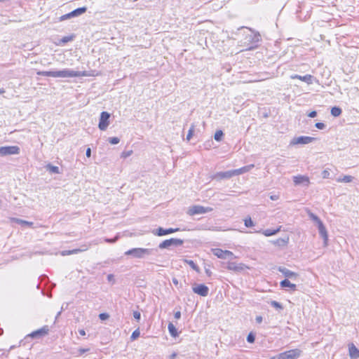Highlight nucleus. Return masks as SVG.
Masks as SVG:
<instances>
[{
	"label": "nucleus",
	"instance_id": "2eb2a0df",
	"mask_svg": "<svg viewBox=\"0 0 359 359\" xmlns=\"http://www.w3.org/2000/svg\"><path fill=\"white\" fill-rule=\"evenodd\" d=\"M291 79H299L302 81L306 83L307 84H311L313 83V76L311 74H306L305 76H300L298 74H292L290 76Z\"/></svg>",
	"mask_w": 359,
	"mask_h": 359
},
{
	"label": "nucleus",
	"instance_id": "6ab92c4d",
	"mask_svg": "<svg viewBox=\"0 0 359 359\" xmlns=\"http://www.w3.org/2000/svg\"><path fill=\"white\" fill-rule=\"evenodd\" d=\"M348 352L351 359H358L359 358V350L353 344L349 345Z\"/></svg>",
	"mask_w": 359,
	"mask_h": 359
},
{
	"label": "nucleus",
	"instance_id": "a19ab883",
	"mask_svg": "<svg viewBox=\"0 0 359 359\" xmlns=\"http://www.w3.org/2000/svg\"><path fill=\"white\" fill-rule=\"evenodd\" d=\"M73 18L72 15V13H69L67 14H65V15H62L60 18V21H64V20H68V19H70Z\"/></svg>",
	"mask_w": 359,
	"mask_h": 359
},
{
	"label": "nucleus",
	"instance_id": "5fc2aeb1",
	"mask_svg": "<svg viewBox=\"0 0 359 359\" xmlns=\"http://www.w3.org/2000/svg\"><path fill=\"white\" fill-rule=\"evenodd\" d=\"M174 316H175V319H177V320L180 319L181 318V312L180 311H176L175 313Z\"/></svg>",
	"mask_w": 359,
	"mask_h": 359
},
{
	"label": "nucleus",
	"instance_id": "f704fd0d",
	"mask_svg": "<svg viewBox=\"0 0 359 359\" xmlns=\"http://www.w3.org/2000/svg\"><path fill=\"white\" fill-rule=\"evenodd\" d=\"M194 126L191 125L190 129L189 130L188 134L187 135L186 139L187 141H189L191 140V138L192 137V136L194 135Z\"/></svg>",
	"mask_w": 359,
	"mask_h": 359
},
{
	"label": "nucleus",
	"instance_id": "774afa93",
	"mask_svg": "<svg viewBox=\"0 0 359 359\" xmlns=\"http://www.w3.org/2000/svg\"><path fill=\"white\" fill-rule=\"evenodd\" d=\"M61 313H62V310L57 313L56 318L61 314Z\"/></svg>",
	"mask_w": 359,
	"mask_h": 359
},
{
	"label": "nucleus",
	"instance_id": "e433bc0d",
	"mask_svg": "<svg viewBox=\"0 0 359 359\" xmlns=\"http://www.w3.org/2000/svg\"><path fill=\"white\" fill-rule=\"evenodd\" d=\"M185 262H187L194 270L198 271V267L197 265L192 260H185Z\"/></svg>",
	"mask_w": 359,
	"mask_h": 359
},
{
	"label": "nucleus",
	"instance_id": "b1692460",
	"mask_svg": "<svg viewBox=\"0 0 359 359\" xmlns=\"http://www.w3.org/2000/svg\"><path fill=\"white\" fill-rule=\"evenodd\" d=\"M87 8L86 7H81L77 9H75L74 11H72V15L73 18L79 16L82 14H83L86 11Z\"/></svg>",
	"mask_w": 359,
	"mask_h": 359
},
{
	"label": "nucleus",
	"instance_id": "603ef678",
	"mask_svg": "<svg viewBox=\"0 0 359 359\" xmlns=\"http://www.w3.org/2000/svg\"><path fill=\"white\" fill-rule=\"evenodd\" d=\"M61 255L62 256L72 255L71 250H64L61 252Z\"/></svg>",
	"mask_w": 359,
	"mask_h": 359
},
{
	"label": "nucleus",
	"instance_id": "69168bd1",
	"mask_svg": "<svg viewBox=\"0 0 359 359\" xmlns=\"http://www.w3.org/2000/svg\"><path fill=\"white\" fill-rule=\"evenodd\" d=\"M206 273H207L208 276H210L211 272L210 271V270L207 269V270H206Z\"/></svg>",
	"mask_w": 359,
	"mask_h": 359
},
{
	"label": "nucleus",
	"instance_id": "72a5a7b5",
	"mask_svg": "<svg viewBox=\"0 0 359 359\" xmlns=\"http://www.w3.org/2000/svg\"><path fill=\"white\" fill-rule=\"evenodd\" d=\"M244 224L246 227H252L255 225L254 222H252V220L251 219V218L250 217H246L244 219Z\"/></svg>",
	"mask_w": 359,
	"mask_h": 359
},
{
	"label": "nucleus",
	"instance_id": "8fccbe9b",
	"mask_svg": "<svg viewBox=\"0 0 359 359\" xmlns=\"http://www.w3.org/2000/svg\"><path fill=\"white\" fill-rule=\"evenodd\" d=\"M140 313L138 312V311H134L133 312V317L137 319V320H140Z\"/></svg>",
	"mask_w": 359,
	"mask_h": 359
},
{
	"label": "nucleus",
	"instance_id": "6e6d98bb",
	"mask_svg": "<svg viewBox=\"0 0 359 359\" xmlns=\"http://www.w3.org/2000/svg\"><path fill=\"white\" fill-rule=\"evenodd\" d=\"M89 351V348H79V353L80 355H82L84 353L87 352Z\"/></svg>",
	"mask_w": 359,
	"mask_h": 359
},
{
	"label": "nucleus",
	"instance_id": "4d7b16f0",
	"mask_svg": "<svg viewBox=\"0 0 359 359\" xmlns=\"http://www.w3.org/2000/svg\"><path fill=\"white\" fill-rule=\"evenodd\" d=\"M71 39H72V37L65 36V37L62 38V41L63 43H66V42L69 41Z\"/></svg>",
	"mask_w": 359,
	"mask_h": 359
},
{
	"label": "nucleus",
	"instance_id": "13d9d810",
	"mask_svg": "<svg viewBox=\"0 0 359 359\" xmlns=\"http://www.w3.org/2000/svg\"><path fill=\"white\" fill-rule=\"evenodd\" d=\"M270 198L272 201H276L279 198V196L278 195H271V196H270Z\"/></svg>",
	"mask_w": 359,
	"mask_h": 359
},
{
	"label": "nucleus",
	"instance_id": "3c124183",
	"mask_svg": "<svg viewBox=\"0 0 359 359\" xmlns=\"http://www.w3.org/2000/svg\"><path fill=\"white\" fill-rule=\"evenodd\" d=\"M316 115L317 112L316 111H312L308 114V116L311 118H314L316 116Z\"/></svg>",
	"mask_w": 359,
	"mask_h": 359
},
{
	"label": "nucleus",
	"instance_id": "f8f14e48",
	"mask_svg": "<svg viewBox=\"0 0 359 359\" xmlns=\"http://www.w3.org/2000/svg\"><path fill=\"white\" fill-rule=\"evenodd\" d=\"M178 231H179V229L169 228L167 229H164L162 227H159L156 229L153 230L152 233L156 236H163L165 235H168V234H170V233L177 232Z\"/></svg>",
	"mask_w": 359,
	"mask_h": 359
},
{
	"label": "nucleus",
	"instance_id": "a211bd4d",
	"mask_svg": "<svg viewBox=\"0 0 359 359\" xmlns=\"http://www.w3.org/2000/svg\"><path fill=\"white\" fill-rule=\"evenodd\" d=\"M254 167H255L254 164H250V165L242 167L238 169L232 170L233 176L234 175H240L243 173L248 172L250 171Z\"/></svg>",
	"mask_w": 359,
	"mask_h": 359
},
{
	"label": "nucleus",
	"instance_id": "e2e57ef3",
	"mask_svg": "<svg viewBox=\"0 0 359 359\" xmlns=\"http://www.w3.org/2000/svg\"><path fill=\"white\" fill-rule=\"evenodd\" d=\"M172 283L175 285H178V280L177 278H172Z\"/></svg>",
	"mask_w": 359,
	"mask_h": 359
},
{
	"label": "nucleus",
	"instance_id": "9d476101",
	"mask_svg": "<svg viewBox=\"0 0 359 359\" xmlns=\"http://www.w3.org/2000/svg\"><path fill=\"white\" fill-rule=\"evenodd\" d=\"M247 266L242 263L238 264L233 262H229L226 264V269L229 271H233L235 272H240L243 271Z\"/></svg>",
	"mask_w": 359,
	"mask_h": 359
},
{
	"label": "nucleus",
	"instance_id": "0e129e2a",
	"mask_svg": "<svg viewBox=\"0 0 359 359\" xmlns=\"http://www.w3.org/2000/svg\"><path fill=\"white\" fill-rule=\"evenodd\" d=\"M176 356H177V353H173L170 355V359H175V358H176Z\"/></svg>",
	"mask_w": 359,
	"mask_h": 359
},
{
	"label": "nucleus",
	"instance_id": "9b49d317",
	"mask_svg": "<svg viewBox=\"0 0 359 359\" xmlns=\"http://www.w3.org/2000/svg\"><path fill=\"white\" fill-rule=\"evenodd\" d=\"M293 182L295 185H304L309 187L310 184V180L309 177L306 175H297L293 177Z\"/></svg>",
	"mask_w": 359,
	"mask_h": 359
},
{
	"label": "nucleus",
	"instance_id": "79ce46f5",
	"mask_svg": "<svg viewBox=\"0 0 359 359\" xmlns=\"http://www.w3.org/2000/svg\"><path fill=\"white\" fill-rule=\"evenodd\" d=\"M271 305L276 309H283L282 305L276 301H271Z\"/></svg>",
	"mask_w": 359,
	"mask_h": 359
},
{
	"label": "nucleus",
	"instance_id": "423d86ee",
	"mask_svg": "<svg viewBox=\"0 0 359 359\" xmlns=\"http://www.w3.org/2000/svg\"><path fill=\"white\" fill-rule=\"evenodd\" d=\"M110 114L107 111H102L100 114L98 128L101 130H106L109 125Z\"/></svg>",
	"mask_w": 359,
	"mask_h": 359
},
{
	"label": "nucleus",
	"instance_id": "c9c22d12",
	"mask_svg": "<svg viewBox=\"0 0 359 359\" xmlns=\"http://www.w3.org/2000/svg\"><path fill=\"white\" fill-rule=\"evenodd\" d=\"M140 332L138 329L135 330L131 334L130 336V339L132 341H134L136 339H137L139 337H140Z\"/></svg>",
	"mask_w": 359,
	"mask_h": 359
},
{
	"label": "nucleus",
	"instance_id": "473e14b6",
	"mask_svg": "<svg viewBox=\"0 0 359 359\" xmlns=\"http://www.w3.org/2000/svg\"><path fill=\"white\" fill-rule=\"evenodd\" d=\"M223 135H224V133L222 130H217L216 131V133H215V135H214V138L216 141H221L222 137H223Z\"/></svg>",
	"mask_w": 359,
	"mask_h": 359
},
{
	"label": "nucleus",
	"instance_id": "ea45409f",
	"mask_svg": "<svg viewBox=\"0 0 359 359\" xmlns=\"http://www.w3.org/2000/svg\"><path fill=\"white\" fill-rule=\"evenodd\" d=\"M225 254H226V259H233L236 258V257L234 255V254L229 250H226V252H225Z\"/></svg>",
	"mask_w": 359,
	"mask_h": 359
},
{
	"label": "nucleus",
	"instance_id": "412c9836",
	"mask_svg": "<svg viewBox=\"0 0 359 359\" xmlns=\"http://www.w3.org/2000/svg\"><path fill=\"white\" fill-rule=\"evenodd\" d=\"M211 250H212V252L213 253V255H215L216 257H217L218 258L226 259L225 252H226V250H223L219 248H215V249H212Z\"/></svg>",
	"mask_w": 359,
	"mask_h": 359
},
{
	"label": "nucleus",
	"instance_id": "f3484780",
	"mask_svg": "<svg viewBox=\"0 0 359 359\" xmlns=\"http://www.w3.org/2000/svg\"><path fill=\"white\" fill-rule=\"evenodd\" d=\"M48 326H43L41 329H39L33 332H32L30 334H29V337L34 338V337H40L41 336H45L48 333Z\"/></svg>",
	"mask_w": 359,
	"mask_h": 359
},
{
	"label": "nucleus",
	"instance_id": "20e7f679",
	"mask_svg": "<svg viewBox=\"0 0 359 359\" xmlns=\"http://www.w3.org/2000/svg\"><path fill=\"white\" fill-rule=\"evenodd\" d=\"M302 354V351L295 348L283 352L277 355V359H297Z\"/></svg>",
	"mask_w": 359,
	"mask_h": 359
},
{
	"label": "nucleus",
	"instance_id": "bb28decb",
	"mask_svg": "<svg viewBox=\"0 0 359 359\" xmlns=\"http://www.w3.org/2000/svg\"><path fill=\"white\" fill-rule=\"evenodd\" d=\"M280 228L279 227V228H278L277 229H275V230L266 229V230H264V231H262L261 232L265 236H271L276 234L280 231Z\"/></svg>",
	"mask_w": 359,
	"mask_h": 359
},
{
	"label": "nucleus",
	"instance_id": "49530a36",
	"mask_svg": "<svg viewBox=\"0 0 359 359\" xmlns=\"http://www.w3.org/2000/svg\"><path fill=\"white\" fill-rule=\"evenodd\" d=\"M118 236H116L114 238H105L104 241L107 243H114L118 240Z\"/></svg>",
	"mask_w": 359,
	"mask_h": 359
},
{
	"label": "nucleus",
	"instance_id": "4be33fe9",
	"mask_svg": "<svg viewBox=\"0 0 359 359\" xmlns=\"http://www.w3.org/2000/svg\"><path fill=\"white\" fill-rule=\"evenodd\" d=\"M282 287H289L292 291L296 290V285L292 283L288 279H285L280 283Z\"/></svg>",
	"mask_w": 359,
	"mask_h": 359
},
{
	"label": "nucleus",
	"instance_id": "5701e85b",
	"mask_svg": "<svg viewBox=\"0 0 359 359\" xmlns=\"http://www.w3.org/2000/svg\"><path fill=\"white\" fill-rule=\"evenodd\" d=\"M10 220H11V222H16L20 225H26V226H32V225H33V222H28L26 220H23L21 219H18V218H15V217H11Z\"/></svg>",
	"mask_w": 359,
	"mask_h": 359
},
{
	"label": "nucleus",
	"instance_id": "c03bdc74",
	"mask_svg": "<svg viewBox=\"0 0 359 359\" xmlns=\"http://www.w3.org/2000/svg\"><path fill=\"white\" fill-rule=\"evenodd\" d=\"M330 173L329 170H323V172H322V177H323V178H324V179H327V178H329V177H330Z\"/></svg>",
	"mask_w": 359,
	"mask_h": 359
},
{
	"label": "nucleus",
	"instance_id": "c85d7f7f",
	"mask_svg": "<svg viewBox=\"0 0 359 359\" xmlns=\"http://www.w3.org/2000/svg\"><path fill=\"white\" fill-rule=\"evenodd\" d=\"M353 180V177L351 175H344L342 178L339 177L337 180L338 182H351Z\"/></svg>",
	"mask_w": 359,
	"mask_h": 359
},
{
	"label": "nucleus",
	"instance_id": "cd10ccee",
	"mask_svg": "<svg viewBox=\"0 0 359 359\" xmlns=\"http://www.w3.org/2000/svg\"><path fill=\"white\" fill-rule=\"evenodd\" d=\"M90 244L83 245H82L81 248L74 249V250H71L72 255L77 254L79 252L86 251L90 248Z\"/></svg>",
	"mask_w": 359,
	"mask_h": 359
},
{
	"label": "nucleus",
	"instance_id": "09e8293b",
	"mask_svg": "<svg viewBox=\"0 0 359 359\" xmlns=\"http://www.w3.org/2000/svg\"><path fill=\"white\" fill-rule=\"evenodd\" d=\"M250 38H252V41H258L259 40V34H253L250 36Z\"/></svg>",
	"mask_w": 359,
	"mask_h": 359
},
{
	"label": "nucleus",
	"instance_id": "f03ea898",
	"mask_svg": "<svg viewBox=\"0 0 359 359\" xmlns=\"http://www.w3.org/2000/svg\"><path fill=\"white\" fill-rule=\"evenodd\" d=\"M153 250L149 248H135L125 252V255L133 258L143 259L152 254Z\"/></svg>",
	"mask_w": 359,
	"mask_h": 359
},
{
	"label": "nucleus",
	"instance_id": "4c0bfd02",
	"mask_svg": "<svg viewBox=\"0 0 359 359\" xmlns=\"http://www.w3.org/2000/svg\"><path fill=\"white\" fill-rule=\"evenodd\" d=\"M120 139L116 137H109V142L111 144H116L119 143Z\"/></svg>",
	"mask_w": 359,
	"mask_h": 359
},
{
	"label": "nucleus",
	"instance_id": "7ed1b4c3",
	"mask_svg": "<svg viewBox=\"0 0 359 359\" xmlns=\"http://www.w3.org/2000/svg\"><path fill=\"white\" fill-rule=\"evenodd\" d=\"M212 208L196 205L191 206L187 211V214L192 216L194 215L205 214L212 212Z\"/></svg>",
	"mask_w": 359,
	"mask_h": 359
},
{
	"label": "nucleus",
	"instance_id": "f257e3e1",
	"mask_svg": "<svg viewBox=\"0 0 359 359\" xmlns=\"http://www.w3.org/2000/svg\"><path fill=\"white\" fill-rule=\"evenodd\" d=\"M92 74L88 72L74 71L72 69H65L60 71H55V77L60 78H71V77H80V76H90Z\"/></svg>",
	"mask_w": 359,
	"mask_h": 359
},
{
	"label": "nucleus",
	"instance_id": "338daca9",
	"mask_svg": "<svg viewBox=\"0 0 359 359\" xmlns=\"http://www.w3.org/2000/svg\"><path fill=\"white\" fill-rule=\"evenodd\" d=\"M5 92V90L3 88H0V95L3 94Z\"/></svg>",
	"mask_w": 359,
	"mask_h": 359
},
{
	"label": "nucleus",
	"instance_id": "4468645a",
	"mask_svg": "<svg viewBox=\"0 0 359 359\" xmlns=\"http://www.w3.org/2000/svg\"><path fill=\"white\" fill-rule=\"evenodd\" d=\"M233 176V170H228L226 172H219L215 173L212 179L216 180H221L222 179H229Z\"/></svg>",
	"mask_w": 359,
	"mask_h": 359
},
{
	"label": "nucleus",
	"instance_id": "1a4fd4ad",
	"mask_svg": "<svg viewBox=\"0 0 359 359\" xmlns=\"http://www.w3.org/2000/svg\"><path fill=\"white\" fill-rule=\"evenodd\" d=\"M192 290L194 293L202 297H207L209 292V288L203 284H195Z\"/></svg>",
	"mask_w": 359,
	"mask_h": 359
},
{
	"label": "nucleus",
	"instance_id": "de8ad7c7",
	"mask_svg": "<svg viewBox=\"0 0 359 359\" xmlns=\"http://www.w3.org/2000/svg\"><path fill=\"white\" fill-rule=\"evenodd\" d=\"M315 126L320 130H323L325 128V125L323 123H316Z\"/></svg>",
	"mask_w": 359,
	"mask_h": 359
},
{
	"label": "nucleus",
	"instance_id": "37998d69",
	"mask_svg": "<svg viewBox=\"0 0 359 359\" xmlns=\"http://www.w3.org/2000/svg\"><path fill=\"white\" fill-rule=\"evenodd\" d=\"M99 318L102 320H105L109 318V316L108 313H102L99 315Z\"/></svg>",
	"mask_w": 359,
	"mask_h": 359
},
{
	"label": "nucleus",
	"instance_id": "864d4df0",
	"mask_svg": "<svg viewBox=\"0 0 359 359\" xmlns=\"http://www.w3.org/2000/svg\"><path fill=\"white\" fill-rule=\"evenodd\" d=\"M107 280L109 282H114V276L113 274H109L107 276Z\"/></svg>",
	"mask_w": 359,
	"mask_h": 359
},
{
	"label": "nucleus",
	"instance_id": "a878e982",
	"mask_svg": "<svg viewBox=\"0 0 359 359\" xmlns=\"http://www.w3.org/2000/svg\"><path fill=\"white\" fill-rule=\"evenodd\" d=\"M307 212H308L309 217L311 218V219H312L314 222L316 223L317 226H318V225H320V224L323 223V222L320 220V219L317 215H316L315 214L311 212L310 210H308Z\"/></svg>",
	"mask_w": 359,
	"mask_h": 359
},
{
	"label": "nucleus",
	"instance_id": "58836bf2",
	"mask_svg": "<svg viewBox=\"0 0 359 359\" xmlns=\"http://www.w3.org/2000/svg\"><path fill=\"white\" fill-rule=\"evenodd\" d=\"M133 154V150L124 151L121 153V158H126L127 157L131 156Z\"/></svg>",
	"mask_w": 359,
	"mask_h": 359
},
{
	"label": "nucleus",
	"instance_id": "052dcab7",
	"mask_svg": "<svg viewBox=\"0 0 359 359\" xmlns=\"http://www.w3.org/2000/svg\"><path fill=\"white\" fill-rule=\"evenodd\" d=\"M86 155L87 157H90L91 156V149L90 148H88L86 152Z\"/></svg>",
	"mask_w": 359,
	"mask_h": 359
},
{
	"label": "nucleus",
	"instance_id": "a18cd8bd",
	"mask_svg": "<svg viewBox=\"0 0 359 359\" xmlns=\"http://www.w3.org/2000/svg\"><path fill=\"white\" fill-rule=\"evenodd\" d=\"M255 339V336L252 333H250L247 337V341L250 343L254 342Z\"/></svg>",
	"mask_w": 359,
	"mask_h": 359
},
{
	"label": "nucleus",
	"instance_id": "c756f323",
	"mask_svg": "<svg viewBox=\"0 0 359 359\" xmlns=\"http://www.w3.org/2000/svg\"><path fill=\"white\" fill-rule=\"evenodd\" d=\"M36 74L40 76L55 77V71H39Z\"/></svg>",
	"mask_w": 359,
	"mask_h": 359
},
{
	"label": "nucleus",
	"instance_id": "aec40b11",
	"mask_svg": "<svg viewBox=\"0 0 359 359\" xmlns=\"http://www.w3.org/2000/svg\"><path fill=\"white\" fill-rule=\"evenodd\" d=\"M289 242V236H285L284 238H280L273 241V244L278 245L279 247H285L287 245Z\"/></svg>",
	"mask_w": 359,
	"mask_h": 359
},
{
	"label": "nucleus",
	"instance_id": "680f3d73",
	"mask_svg": "<svg viewBox=\"0 0 359 359\" xmlns=\"http://www.w3.org/2000/svg\"><path fill=\"white\" fill-rule=\"evenodd\" d=\"M79 334H80L81 336H85V335H86V332H85V330H79Z\"/></svg>",
	"mask_w": 359,
	"mask_h": 359
},
{
	"label": "nucleus",
	"instance_id": "393cba45",
	"mask_svg": "<svg viewBox=\"0 0 359 359\" xmlns=\"http://www.w3.org/2000/svg\"><path fill=\"white\" fill-rule=\"evenodd\" d=\"M168 331L172 337H176L178 336L177 330L176 327H175V325L172 323H170L168 324Z\"/></svg>",
	"mask_w": 359,
	"mask_h": 359
},
{
	"label": "nucleus",
	"instance_id": "6e6552de",
	"mask_svg": "<svg viewBox=\"0 0 359 359\" xmlns=\"http://www.w3.org/2000/svg\"><path fill=\"white\" fill-rule=\"evenodd\" d=\"M20 153V148L18 146H6L0 147V155L2 156L18 154Z\"/></svg>",
	"mask_w": 359,
	"mask_h": 359
},
{
	"label": "nucleus",
	"instance_id": "39448f33",
	"mask_svg": "<svg viewBox=\"0 0 359 359\" xmlns=\"http://www.w3.org/2000/svg\"><path fill=\"white\" fill-rule=\"evenodd\" d=\"M316 140V138L309 136L294 137L290 141V145L294 146L297 144H308L314 142Z\"/></svg>",
	"mask_w": 359,
	"mask_h": 359
},
{
	"label": "nucleus",
	"instance_id": "ddd939ff",
	"mask_svg": "<svg viewBox=\"0 0 359 359\" xmlns=\"http://www.w3.org/2000/svg\"><path fill=\"white\" fill-rule=\"evenodd\" d=\"M318 229L320 236L323 238V245L327 247L328 245V233L323 223L320 224L318 226Z\"/></svg>",
	"mask_w": 359,
	"mask_h": 359
},
{
	"label": "nucleus",
	"instance_id": "bf43d9fd",
	"mask_svg": "<svg viewBox=\"0 0 359 359\" xmlns=\"http://www.w3.org/2000/svg\"><path fill=\"white\" fill-rule=\"evenodd\" d=\"M255 320L257 323H261L262 322L263 318L262 316H259L256 317Z\"/></svg>",
	"mask_w": 359,
	"mask_h": 359
},
{
	"label": "nucleus",
	"instance_id": "2f4dec72",
	"mask_svg": "<svg viewBox=\"0 0 359 359\" xmlns=\"http://www.w3.org/2000/svg\"><path fill=\"white\" fill-rule=\"evenodd\" d=\"M46 168L48 170H49L50 172L58 174L60 173V170L57 166L53 165L51 164H48L46 165Z\"/></svg>",
	"mask_w": 359,
	"mask_h": 359
},
{
	"label": "nucleus",
	"instance_id": "0eeeda50",
	"mask_svg": "<svg viewBox=\"0 0 359 359\" xmlns=\"http://www.w3.org/2000/svg\"><path fill=\"white\" fill-rule=\"evenodd\" d=\"M184 241L182 239L179 238H170L168 240H165L162 243L159 244V248L161 249H165L168 248L169 247L172 245L175 246H179L182 245L183 244Z\"/></svg>",
	"mask_w": 359,
	"mask_h": 359
},
{
	"label": "nucleus",
	"instance_id": "7c9ffc66",
	"mask_svg": "<svg viewBox=\"0 0 359 359\" xmlns=\"http://www.w3.org/2000/svg\"><path fill=\"white\" fill-rule=\"evenodd\" d=\"M341 112L342 111L339 107H334L331 109V114L334 117L340 116Z\"/></svg>",
	"mask_w": 359,
	"mask_h": 359
},
{
	"label": "nucleus",
	"instance_id": "dca6fc26",
	"mask_svg": "<svg viewBox=\"0 0 359 359\" xmlns=\"http://www.w3.org/2000/svg\"><path fill=\"white\" fill-rule=\"evenodd\" d=\"M278 271L288 278L296 280L298 277V274L297 273L293 272L285 267H279Z\"/></svg>",
	"mask_w": 359,
	"mask_h": 359
}]
</instances>
